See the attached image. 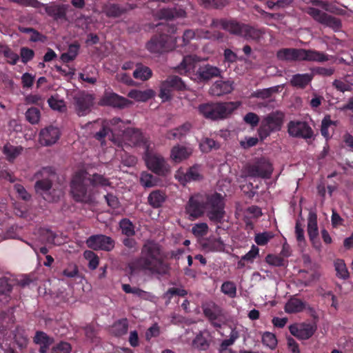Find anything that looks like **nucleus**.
<instances>
[{
	"label": "nucleus",
	"mask_w": 353,
	"mask_h": 353,
	"mask_svg": "<svg viewBox=\"0 0 353 353\" xmlns=\"http://www.w3.org/2000/svg\"><path fill=\"white\" fill-rule=\"evenodd\" d=\"M70 344L65 341H61L52 348H51V353H70Z\"/></svg>",
	"instance_id": "59"
},
{
	"label": "nucleus",
	"mask_w": 353,
	"mask_h": 353,
	"mask_svg": "<svg viewBox=\"0 0 353 353\" xmlns=\"http://www.w3.org/2000/svg\"><path fill=\"white\" fill-rule=\"evenodd\" d=\"M34 343L37 345L41 344H53L54 338L51 337L43 331H37L35 335L33 337Z\"/></svg>",
	"instance_id": "45"
},
{
	"label": "nucleus",
	"mask_w": 353,
	"mask_h": 353,
	"mask_svg": "<svg viewBox=\"0 0 353 353\" xmlns=\"http://www.w3.org/2000/svg\"><path fill=\"white\" fill-rule=\"evenodd\" d=\"M86 245L88 248L93 250L110 252L115 246V241L105 234H97L90 236L86 240Z\"/></svg>",
	"instance_id": "14"
},
{
	"label": "nucleus",
	"mask_w": 353,
	"mask_h": 353,
	"mask_svg": "<svg viewBox=\"0 0 353 353\" xmlns=\"http://www.w3.org/2000/svg\"><path fill=\"white\" fill-rule=\"evenodd\" d=\"M336 276L341 279H347L350 276L349 271L347 270L344 260L337 259L334 262Z\"/></svg>",
	"instance_id": "40"
},
{
	"label": "nucleus",
	"mask_w": 353,
	"mask_h": 353,
	"mask_svg": "<svg viewBox=\"0 0 353 353\" xmlns=\"http://www.w3.org/2000/svg\"><path fill=\"white\" fill-rule=\"evenodd\" d=\"M192 345L194 348L199 350H207L210 345V342L204 337L202 333H199L196 337H194Z\"/></svg>",
	"instance_id": "46"
},
{
	"label": "nucleus",
	"mask_w": 353,
	"mask_h": 353,
	"mask_svg": "<svg viewBox=\"0 0 353 353\" xmlns=\"http://www.w3.org/2000/svg\"><path fill=\"white\" fill-rule=\"evenodd\" d=\"M263 343L270 347L274 348L276 345V339L274 334L270 332H265L262 337Z\"/></svg>",
	"instance_id": "58"
},
{
	"label": "nucleus",
	"mask_w": 353,
	"mask_h": 353,
	"mask_svg": "<svg viewBox=\"0 0 353 353\" xmlns=\"http://www.w3.org/2000/svg\"><path fill=\"white\" fill-rule=\"evenodd\" d=\"M201 179L202 176L199 172L198 168L196 165L188 168L187 172L179 176V181L183 184L190 181H198Z\"/></svg>",
	"instance_id": "33"
},
{
	"label": "nucleus",
	"mask_w": 353,
	"mask_h": 353,
	"mask_svg": "<svg viewBox=\"0 0 353 353\" xmlns=\"http://www.w3.org/2000/svg\"><path fill=\"white\" fill-rule=\"evenodd\" d=\"M124 137L130 146L149 148L148 141L138 128H129L124 131Z\"/></svg>",
	"instance_id": "22"
},
{
	"label": "nucleus",
	"mask_w": 353,
	"mask_h": 353,
	"mask_svg": "<svg viewBox=\"0 0 353 353\" xmlns=\"http://www.w3.org/2000/svg\"><path fill=\"white\" fill-rule=\"evenodd\" d=\"M238 338V334L236 332H231L230 339L222 341L220 346V353H225L230 350L228 349V347L234 344L236 339Z\"/></svg>",
	"instance_id": "54"
},
{
	"label": "nucleus",
	"mask_w": 353,
	"mask_h": 353,
	"mask_svg": "<svg viewBox=\"0 0 353 353\" xmlns=\"http://www.w3.org/2000/svg\"><path fill=\"white\" fill-rule=\"evenodd\" d=\"M273 172V166L264 157H261L253 163L247 166V173L250 177L269 179Z\"/></svg>",
	"instance_id": "13"
},
{
	"label": "nucleus",
	"mask_w": 353,
	"mask_h": 353,
	"mask_svg": "<svg viewBox=\"0 0 353 353\" xmlns=\"http://www.w3.org/2000/svg\"><path fill=\"white\" fill-rule=\"evenodd\" d=\"M110 185V181L101 174L90 175L86 171L79 170L74 174L70 181V194L77 202L92 204L94 199V189Z\"/></svg>",
	"instance_id": "2"
},
{
	"label": "nucleus",
	"mask_w": 353,
	"mask_h": 353,
	"mask_svg": "<svg viewBox=\"0 0 353 353\" xmlns=\"http://www.w3.org/2000/svg\"><path fill=\"white\" fill-rule=\"evenodd\" d=\"M284 114L283 112H272L265 116L261 125L259 132L261 138H264L270 135L271 132L279 131L282 128Z\"/></svg>",
	"instance_id": "10"
},
{
	"label": "nucleus",
	"mask_w": 353,
	"mask_h": 353,
	"mask_svg": "<svg viewBox=\"0 0 353 353\" xmlns=\"http://www.w3.org/2000/svg\"><path fill=\"white\" fill-rule=\"evenodd\" d=\"M158 19L165 20H172L175 18H183L185 17V10L179 7H174L172 8H164L157 11L156 14Z\"/></svg>",
	"instance_id": "28"
},
{
	"label": "nucleus",
	"mask_w": 353,
	"mask_h": 353,
	"mask_svg": "<svg viewBox=\"0 0 353 353\" xmlns=\"http://www.w3.org/2000/svg\"><path fill=\"white\" fill-rule=\"evenodd\" d=\"M21 62L26 63L34 57V51L27 47H22L20 50Z\"/></svg>",
	"instance_id": "60"
},
{
	"label": "nucleus",
	"mask_w": 353,
	"mask_h": 353,
	"mask_svg": "<svg viewBox=\"0 0 353 353\" xmlns=\"http://www.w3.org/2000/svg\"><path fill=\"white\" fill-rule=\"evenodd\" d=\"M129 268L131 273L145 272L161 276L168 274L170 271L169 264L164 261L161 245L153 240L145 241L140 256L130 262Z\"/></svg>",
	"instance_id": "1"
},
{
	"label": "nucleus",
	"mask_w": 353,
	"mask_h": 353,
	"mask_svg": "<svg viewBox=\"0 0 353 353\" xmlns=\"http://www.w3.org/2000/svg\"><path fill=\"white\" fill-rule=\"evenodd\" d=\"M212 26H221L223 30L230 32L231 34L240 36L242 34L247 24L236 21L234 19H213Z\"/></svg>",
	"instance_id": "21"
},
{
	"label": "nucleus",
	"mask_w": 353,
	"mask_h": 353,
	"mask_svg": "<svg viewBox=\"0 0 353 353\" xmlns=\"http://www.w3.org/2000/svg\"><path fill=\"white\" fill-rule=\"evenodd\" d=\"M119 225L122 234L126 235L128 237L132 236L135 234L134 225L129 219H122Z\"/></svg>",
	"instance_id": "44"
},
{
	"label": "nucleus",
	"mask_w": 353,
	"mask_h": 353,
	"mask_svg": "<svg viewBox=\"0 0 353 353\" xmlns=\"http://www.w3.org/2000/svg\"><path fill=\"white\" fill-rule=\"evenodd\" d=\"M140 183L145 188H151L156 185L157 178L149 172H141Z\"/></svg>",
	"instance_id": "50"
},
{
	"label": "nucleus",
	"mask_w": 353,
	"mask_h": 353,
	"mask_svg": "<svg viewBox=\"0 0 353 353\" xmlns=\"http://www.w3.org/2000/svg\"><path fill=\"white\" fill-rule=\"evenodd\" d=\"M26 118L32 124H37L40 119V110L37 108H30L26 112Z\"/></svg>",
	"instance_id": "51"
},
{
	"label": "nucleus",
	"mask_w": 353,
	"mask_h": 353,
	"mask_svg": "<svg viewBox=\"0 0 353 353\" xmlns=\"http://www.w3.org/2000/svg\"><path fill=\"white\" fill-rule=\"evenodd\" d=\"M60 131L59 128L50 125L41 129L39 133L41 144L45 146L53 145L59 139Z\"/></svg>",
	"instance_id": "25"
},
{
	"label": "nucleus",
	"mask_w": 353,
	"mask_h": 353,
	"mask_svg": "<svg viewBox=\"0 0 353 353\" xmlns=\"http://www.w3.org/2000/svg\"><path fill=\"white\" fill-rule=\"evenodd\" d=\"M234 88L232 81L230 80H218L213 83L210 87V94L211 96H224L231 93Z\"/></svg>",
	"instance_id": "26"
},
{
	"label": "nucleus",
	"mask_w": 353,
	"mask_h": 353,
	"mask_svg": "<svg viewBox=\"0 0 353 353\" xmlns=\"http://www.w3.org/2000/svg\"><path fill=\"white\" fill-rule=\"evenodd\" d=\"M192 150L191 148L185 147L183 145H174L170 150V158L175 162L179 163L192 155Z\"/></svg>",
	"instance_id": "29"
},
{
	"label": "nucleus",
	"mask_w": 353,
	"mask_h": 353,
	"mask_svg": "<svg viewBox=\"0 0 353 353\" xmlns=\"http://www.w3.org/2000/svg\"><path fill=\"white\" fill-rule=\"evenodd\" d=\"M41 8H44L46 14L52 18L56 22H65L68 21L67 13L68 6L65 4L43 3Z\"/></svg>",
	"instance_id": "19"
},
{
	"label": "nucleus",
	"mask_w": 353,
	"mask_h": 353,
	"mask_svg": "<svg viewBox=\"0 0 353 353\" xmlns=\"http://www.w3.org/2000/svg\"><path fill=\"white\" fill-rule=\"evenodd\" d=\"M289 331L299 340H307L316 332V325L310 323L292 325L289 327Z\"/></svg>",
	"instance_id": "23"
},
{
	"label": "nucleus",
	"mask_w": 353,
	"mask_h": 353,
	"mask_svg": "<svg viewBox=\"0 0 353 353\" xmlns=\"http://www.w3.org/2000/svg\"><path fill=\"white\" fill-rule=\"evenodd\" d=\"M174 71L180 75H188L197 83H207L214 78L221 77V70L209 63L201 64L196 55L184 56Z\"/></svg>",
	"instance_id": "3"
},
{
	"label": "nucleus",
	"mask_w": 353,
	"mask_h": 353,
	"mask_svg": "<svg viewBox=\"0 0 353 353\" xmlns=\"http://www.w3.org/2000/svg\"><path fill=\"white\" fill-rule=\"evenodd\" d=\"M307 231L309 240H310L312 246L319 250L321 243L318 241V227L317 215L316 213L310 212L308 214Z\"/></svg>",
	"instance_id": "24"
},
{
	"label": "nucleus",
	"mask_w": 353,
	"mask_h": 353,
	"mask_svg": "<svg viewBox=\"0 0 353 353\" xmlns=\"http://www.w3.org/2000/svg\"><path fill=\"white\" fill-rule=\"evenodd\" d=\"M288 132L290 136L305 139L313 137V131L308 123L301 121H291L288 124Z\"/></svg>",
	"instance_id": "17"
},
{
	"label": "nucleus",
	"mask_w": 353,
	"mask_h": 353,
	"mask_svg": "<svg viewBox=\"0 0 353 353\" xmlns=\"http://www.w3.org/2000/svg\"><path fill=\"white\" fill-rule=\"evenodd\" d=\"M259 254V249L257 246L253 245L251 246V249L245 255L241 256V261H246L249 263L254 262L256 256Z\"/></svg>",
	"instance_id": "61"
},
{
	"label": "nucleus",
	"mask_w": 353,
	"mask_h": 353,
	"mask_svg": "<svg viewBox=\"0 0 353 353\" xmlns=\"http://www.w3.org/2000/svg\"><path fill=\"white\" fill-rule=\"evenodd\" d=\"M14 339L18 347L21 350L26 348L28 339L24 330L17 327L14 334Z\"/></svg>",
	"instance_id": "39"
},
{
	"label": "nucleus",
	"mask_w": 353,
	"mask_h": 353,
	"mask_svg": "<svg viewBox=\"0 0 353 353\" xmlns=\"http://www.w3.org/2000/svg\"><path fill=\"white\" fill-rule=\"evenodd\" d=\"M307 14L311 16L315 21L336 31L341 29V21L334 16L328 14L317 8L309 7L306 9Z\"/></svg>",
	"instance_id": "12"
},
{
	"label": "nucleus",
	"mask_w": 353,
	"mask_h": 353,
	"mask_svg": "<svg viewBox=\"0 0 353 353\" xmlns=\"http://www.w3.org/2000/svg\"><path fill=\"white\" fill-rule=\"evenodd\" d=\"M273 235L270 232H265L255 234L254 241L260 246L265 245L272 239Z\"/></svg>",
	"instance_id": "57"
},
{
	"label": "nucleus",
	"mask_w": 353,
	"mask_h": 353,
	"mask_svg": "<svg viewBox=\"0 0 353 353\" xmlns=\"http://www.w3.org/2000/svg\"><path fill=\"white\" fill-rule=\"evenodd\" d=\"M94 127H99L100 130L94 134V138L99 141H103L106 137L113 140L119 133L123 132V122L119 117L110 120L98 119L93 123Z\"/></svg>",
	"instance_id": "7"
},
{
	"label": "nucleus",
	"mask_w": 353,
	"mask_h": 353,
	"mask_svg": "<svg viewBox=\"0 0 353 353\" xmlns=\"http://www.w3.org/2000/svg\"><path fill=\"white\" fill-rule=\"evenodd\" d=\"M94 97L93 94L86 92H81L74 97V105L76 112L79 117L88 114L94 105Z\"/></svg>",
	"instance_id": "15"
},
{
	"label": "nucleus",
	"mask_w": 353,
	"mask_h": 353,
	"mask_svg": "<svg viewBox=\"0 0 353 353\" xmlns=\"http://www.w3.org/2000/svg\"><path fill=\"white\" fill-rule=\"evenodd\" d=\"M165 194L159 190H154L150 193L148 203L154 208H159L165 201Z\"/></svg>",
	"instance_id": "36"
},
{
	"label": "nucleus",
	"mask_w": 353,
	"mask_h": 353,
	"mask_svg": "<svg viewBox=\"0 0 353 353\" xmlns=\"http://www.w3.org/2000/svg\"><path fill=\"white\" fill-rule=\"evenodd\" d=\"M208 232V225L206 223H199L194 224L192 228V232L196 237H203Z\"/></svg>",
	"instance_id": "53"
},
{
	"label": "nucleus",
	"mask_w": 353,
	"mask_h": 353,
	"mask_svg": "<svg viewBox=\"0 0 353 353\" xmlns=\"http://www.w3.org/2000/svg\"><path fill=\"white\" fill-rule=\"evenodd\" d=\"M205 210L204 197L199 194L189 198L186 208H185L188 219L192 221L201 217Z\"/></svg>",
	"instance_id": "16"
},
{
	"label": "nucleus",
	"mask_w": 353,
	"mask_h": 353,
	"mask_svg": "<svg viewBox=\"0 0 353 353\" xmlns=\"http://www.w3.org/2000/svg\"><path fill=\"white\" fill-rule=\"evenodd\" d=\"M279 86L270 87L268 88L256 90L252 93V97L263 100L270 99L274 94L278 92Z\"/></svg>",
	"instance_id": "37"
},
{
	"label": "nucleus",
	"mask_w": 353,
	"mask_h": 353,
	"mask_svg": "<svg viewBox=\"0 0 353 353\" xmlns=\"http://www.w3.org/2000/svg\"><path fill=\"white\" fill-rule=\"evenodd\" d=\"M132 102L128 99L113 92L105 91L99 104L101 106H110L113 108H125Z\"/></svg>",
	"instance_id": "18"
},
{
	"label": "nucleus",
	"mask_w": 353,
	"mask_h": 353,
	"mask_svg": "<svg viewBox=\"0 0 353 353\" xmlns=\"http://www.w3.org/2000/svg\"><path fill=\"white\" fill-rule=\"evenodd\" d=\"M244 121L246 124L255 128L259 123V117L254 112H250L244 116Z\"/></svg>",
	"instance_id": "64"
},
{
	"label": "nucleus",
	"mask_w": 353,
	"mask_h": 353,
	"mask_svg": "<svg viewBox=\"0 0 353 353\" xmlns=\"http://www.w3.org/2000/svg\"><path fill=\"white\" fill-rule=\"evenodd\" d=\"M203 316L212 327L220 329L225 323V316L222 308L218 305L210 303L203 305Z\"/></svg>",
	"instance_id": "11"
},
{
	"label": "nucleus",
	"mask_w": 353,
	"mask_h": 353,
	"mask_svg": "<svg viewBox=\"0 0 353 353\" xmlns=\"http://www.w3.org/2000/svg\"><path fill=\"white\" fill-rule=\"evenodd\" d=\"M305 308V303L301 299L292 298L285 305V312L288 314L301 312Z\"/></svg>",
	"instance_id": "34"
},
{
	"label": "nucleus",
	"mask_w": 353,
	"mask_h": 353,
	"mask_svg": "<svg viewBox=\"0 0 353 353\" xmlns=\"http://www.w3.org/2000/svg\"><path fill=\"white\" fill-rule=\"evenodd\" d=\"M170 84V86L174 87L175 90L183 91L185 90V83L182 79L176 75H170L165 80Z\"/></svg>",
	"instance_id": "49"
},
{
	"label": "nucleus",
	"mask_w": 353,
	"mask_h": 353,
	"mask_svg": "<svg viewBox=\"0 0 353 353\" xmlns=\"http://www.w3.org/2000/svg\"><path fill=\"white\" fill-rule=\"evenodd\" d=\"M8 2L15 3L20 6L32 7L39 9L42 6V3L38 0H7Z\"/></svg>",
	"instance_id": "55"
},
{
	"label": "nucleus",
	"mask_w": 353,
	"mask_h": 353,
	"mask_svg": "<svg viewBox=\"0 0 353 353\" xmlns=\"http://www.w3.org/2000/svg\"><path fill=\"white\" fill-rule=\"evenodd\" d=\"M200 148L203 152H210L212 149H219L220 143L211 138L205 137L201 140Z\"/></svg>",
	"instance_id": "41"
},
{
	"label": "nucleus",
	"mask_w": 353,
	"mask_h": 353,
	"mask_svg": "<svg viewBox=\"0 0 353 353\" xmlns=\"http://www.w3.org/2000/svg\"><path fill=\"white\" fill-rule=\"evenodd\" d=\"M204 206L207 212V216L211 221L215 223H221L225 217V201L220 193L208 194L204 198Z\"/></svg>",
	"instance_id": "8"
},
{
	"label": "nucleus",
	"mask_w": 353,
	"mask_h": 353,
	"mask_svg": "<svg viewBox=\"0 0 353 353\" xmlns=\"http://www.w3.org/2000/svg\"><path fill=\"white\" fill-rule=\"evenodd\" d=\"M263 33L264 32L259 28H256L252 26L246 25L241 37L247 39L259 40Z\"/></svg>",
	"instance_id": "38"
},
{
	"label": "nucleus",
	"mask_w": 353,
	"mask_h": 353,
	"mask_svg": "<svg viewBox=\"0 0 353 353\" xmlns=\"http://www.w3.org/2000/svg\"><path fill=\"white\" fill-rule=\"evenodd\" d=\"M40 236L42 240L48 243H54L56 234L51 230H40Z\"/></svg>",
	"instance_id": "63"
},
{
	"label": "nucleus",
	"mask_w": 353,
	"mask_h": 353,
	"mask_svg": "<svg viewBox=\"0 0 353 353\" xmlns=\"http://www.w3.org/2000/svg\"><path fill=\"white\" fill-rule=\"evenodd\" d=\"M241 105L240 101L207 103L199 104L197 108L199 114L204 118L218 121L228 118Z\"/></svg>",
	"instance_id": "6"
},
{
	"label": "nucleus",
	"mask_w": 353,
	"mask_h": 353,
	"mask_svg": "<svg viewBox=\"0 0 353 353\" xmlns=\"http://www.w3.org/2000/svg\"><path fill=\"white\" fill-rule=\"evenodd\" d=\"M144 160L148 169L159 176H164L170 172L169 165L163 157L152 152L148 148L145 150Z\"/></svg>",
	"instance_id": "9"
},
{
	"label": "nucleus",
	"mask_w": 353,
	"mask_h": 353,
	"mask_svg": "<svg viewBox=\"0 0 353 353\" xmlns=\"http://www.w3.org/2000/svg\"><path fill=\"white\" fill-rule=\"evenodd\" d=\"M277 59L286 61H308L324 63L330 60V56L316 50L303 48H283L278 50Z\"/></svg>",
	"instance_id": "5"
},
{
	"label": "nucleus",
	"mask_w": 353,
	"mask_h": 353,
	"mask_svg": "<svg viewBox=\"0 0 353 353\" xmlns=\"http://www.w3.org/2000/svg\"><path fill=\"white\" fill-rule=\"evenodd\" d=\"M23 152V148L21 145L15 146L10 143H6L3 147L2 152L6 157L7 161L13 162L17 157Z\"/></svg>",
	"instance_id": "32"
},
{
	"label": "nucleus",
	"mask_w": 353,
	"mask_h": 353,
	"mask_svg": "<svg viewBox=\"0 0 353 353\" xmlns=\"http://www.w3.org/2000/svg\"><path fill=\"white\" fill-rule=\"evenodd\" d=\"M160 32L152 36L145 43V49L153 54H164L174 50L177 46V38L172 36L176 28L174 26L159 24Z\"/></svg>",
	"instance_id": "4"
},
{
	"label": "nucleus",
	"mask_w": 353,
	"mask_h": 353,
	"mask_svg": "<svg viewBox=\"0 0 353 353\" xmlns=\"http://www.w3.org/2000/svg\"><path fill=\"white\" fill-rule=\"evenodd\" d=\"M132 10L130 4H118L112 2H107L102 6V12L108 19H118L125 14L127 12Z\"/></svg>",
	"instance_id": "20"
},
{
	"label": "nucleus",
	"mask_w": 353,
	"mask_h": 353,
	"mask_svg": "<svg viewBox=\"0 0 353 353\" xmlns=\"http://www.w3.org/2000/svg\"><path fill=\"white\" fill-rule=\"evenodd\" d=\"M84 259L88 261V268L96 270L99 265V257L92 250H87L83 252Z\"/></svg>",
	"instance_id": "48"
},
{
	"label": "nucleus",
	"mask_w": 353,
	"mask_h": 353,
	"mask_svg": "<svg viewBox=\"0 0 353 353\" xmlns=\"http://www.w3.org/2000/svg\"><path fill=\"white\" fill-rule=\"evenodd\" d=\"M155 96V92L152 89H148L144 91L139 90H132L128 93V97L137 101L145 102Z\"/></svg>",
	"instance_id": "31"
},
{
	"label": "nucleus",
	"mask_w": 353,
	"mask_h": 353,
	"mask_svg": "<svg viewBox=\"0 0 353 353\" xmlns=\"http://www.w3.org/2000/svg\"><path fill=\"white\" fill-rule=\"evenodd\" d=\"M129 328V323L126 319H122L113 324L112 330L117 336L125 335Z\"/></svg>",
	"instance_id": "42"
},
{
	"label": "nucleus",
	"mask_w": 353,
	"mask_h": 353,
	"mask_svg": "<svg viewBox=\"0 0 353 353\" xmlns=\"http://www.w3.org/2000/svg\"><path fill=\"white\" fill-rule=\"evenodd\" d=\"M48 103L50 108L54 110H58L61 112L63 110V108H65L64 101L63 100H59L53 96H51L49 98Z\"/></svg>",
	"instance_id": "62"
},
{
	"label": "nucleus",
	"mask_w": 353,
	"mask_h": 353,
	"mask_svg": "<svg viewBox=\"0 0 353 353\" xmlns=\"http://www.w3.org/2000/svg\"><path fill=\"white\" fill-rule=\"evenodd\" d=\"M174 90L173 86H170L167 81H163L160 84L159 97L163 101H170L171 99V92Z\"/></svg>",
	"instance_id": "47"
},
{
	"label": "nucleus",
	"mask_w": 353,
	"mask_h": 353,
	"mask_svg": "<svg viewBox=\"0 0 353 353\" xmlns=\"http://www.w3.org/2000/svg\"><path fill=\"white\" fill-rule=\"evenodd\" d=\"M152 70L148 66H145L141 63H138L136 65V69L132 73L134 79H141V81H146L151 78Z\"/></svg>",
	"instance_id": "35"
},
{
	"label": "nucleus",
	"mask_w": 353,
	"mask_h": 353,
	"mask_svg": "<svg viewBox=\"0 0 353 353\" xmlns=\"http://www.w3.org/2000/svg\"><path fill=\"white\" fill-rule=\"evenodd\" d=\"M15 281L7 277L0 278V302L7 304L11 300V292Z\"/></svg>",
	"instance_id": "27"
},
{
	"label": "nucleus",
	"mask_w": 353,
	"mask_h": 353,
	"mask_svg": "<svg viewBox=\"0 0 353 353\" xmlns=\"http://www.w3.org/2000/svg\"><path fill=\"white\" fill-rule=\"evenodd\" d=\"M37 193L48 194L52 188V181L49 179H44L36 181L34 185Z\"/></svg>",
	"instance_id": "43"
},
{
	"label": "nucleus",
	"mask_w": 353,
	"mask_h": 353,
	"mask_svg": "<svg viewBox=\"0 0 353 353\" xmlns=\"http://www.w3.org/2000/svg\"><path fill=\"white\" fill-rule=\"evenodd\" d=\"M221 292L233 298L236 296V288L234 283L226 281L221 285Z\"/></svg>",
	"instance_id": "56"
},
{
	"label": "nucleus",
	"mask_w": 353,
	"mask_h": 353,
	"mask_svg": "<svg viewBox=\"0 0 353 353\" xmlns=\"http://www.w3.org/2000/svg\"><path fill=\"white\" fill-rule=\"evenodd\" d=\"M312 79L313 74H293L292 79H290V84L294 88L304 89L311 83Z\"/></svg>",
	"instance_id": "30"
},
{
	"label": "nucleus",
	"mask_w": 353,
	"mask_h": 353,
	"mask_svg": "<svg viewBox=\"0 0 353 353\" xmlns=\"http://www.w3.org/2000/svg\"><path fill=\"white\" fill-rule=\"evenodd\" d=\"M334 72L335 69L332 67L325 68L322 66H316L312 69L311 74H313V76L320 75L321 77H327L334 74Z\"/></svg>",
	"instance_id": "52"
}]
</instances>
